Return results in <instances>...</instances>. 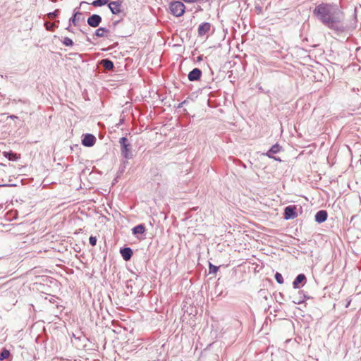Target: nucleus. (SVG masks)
<instances>
[{
  "label": "nucleus",
  "mask_w": 361,
  "mask_h": 361,
  "mask_svg": "<svg viewBox=\"0 0 361 361\" xmlns=\"http://www.w3.org/2000/svg\"><path fill=\"white\" fill-rule=\"evenodd\" d=\"M313 15L328 28L337 32L345 30L341 23L343 13L335 4L322 3L313 10Z\"/></svg>",
  "instance_id": "nucleus-1"
},
{
  "label": "nucleus",
  "mask_w": 361,
  "mask_h": 361,
  "mask_svg": "<svg viewBox=\"0 0 361 361\" xmlns=\"http://www.w3.org/2000/svg\"><path fill=\"white\" fill-rule=\"evenodd\" d=\"M119 143L121 145V155L126 159H132L131 145L128 139L126 137H122L119 140Z\"/></svg>",
  "instance_id": "nucleus-2"
},
{
  "label": "nucleus",
  "mask_w": 361,
  "mask_h": 361,
  "mask_svg": "<svg viewBox=\"0 0 361 361\" xmlns=\"http://www.w3.org/2000/svg\"><path fill=\"white\" fill-rule=\"evenodd\" d=\"M169 9L171 14L174 16L180 17L185 13V6L183 3L180 1H173L170 3Z\"/></svg>",
  "instance_id": "nucleus-3"
},
{
  "label": "nucleus",
  "mask_w": 361,
  "mask_h": 361,
  "mask_svg": "<svg viewBox=\"0 0 361 361\" xmlns=\"http://www.w3.org/2000/svg\"><path fill=\"white\" fill-rule=\"evenodd\" d=\"M122 0H117L111 1L108 4V7L109 8L111 12L114 15H118L122 12L121 6H122Z\"/></svg>",
  "instance_id": "nucleus-4"
},
{
  "label": "nucleus",
  "mask_w": 361,
  "mask_h": 361,
  "mask_svg": "<svg viewBox=\"0 0 361 361\" xmlns=\"http://www.w3.org/2000/svg\"><path fill=\"white\" fill-rule=\"evenodd\" d=\"M298 216L296 212V206L295 205H290L286 207L284 209L283 217L285 219H293L296 218Z\"/></svg>",
  "instance_id": "nucleus-5"
},
{
  "label": "nucleus",
  "mask_w": 361,
  "mask_h": 361,
  "mask_svg": "<svg viewBox=\"0 0 361 361\" xmlns=\"http://www.w3.org/2000/svg\"><path fill=\"white\" fill-rule=\"evenodd\" d=\"M102 17L98 14H92L87 18V24L92 27H97L99 25V24L102 23Z\"/></svg>",
  "instance_id": "nucleus-6"
},
{
  "label": "nucleus",
  "mask_w": 361,
  "mask_h": 361,
  "mask_svg": "<svg viewBox=\"0 0 361 361\" xmlns=\"http://www.w3.org/2000/svg\"><path fill=\"white\" fill-rule=\"evenodd\" d=\"M96 142V137L92 134H85L82 140V144L85 147H92Z\"/></svg>",
  "instance_id": "nucleus-7"
},
{
  "label": "nucleus",
  "mask_w": 361,
  "mask_h": 361,
  "mask_svg": "<svg viewBox=\"0 0 361 361\" xmlns=\"http://www.w3.org/2000/svg\"><path fill=\"white\" fill-rule=\"evenodd\" d=\"M281 149V147L279 144L274 145L265 154L266 156H267L269 158H272L276 161H281V159L279 158H276L274 157V154H276L279 152Z\"/></svg>",
  "instance_id": "nucleus-8"
},
{
  "label": "nucleus",
  "mask_w": 361,
  "mask_h": 361,
  "mask_svg": "<svg viewBox=\"0 0 361 361\" xmlns=\"http://www.w3.org/2000/svg\"><path fill=\"white\" fill-rule=\"evenodd\" d=\"M202 71L200 68H195L188 74V78L190 81H197L200 80Z\"/></svg>",
  "instance_id": "nucleus-9"
},
{
  "label": "nucleus",
  "mask_w": 361,
  "mask_h": 361,
  "mask_svg": "<svg viewBox=\"0 0 361 361\" xmlns=\"http://www.w3.org/2000/svg\"><path fill=\"white\" fill-rule=\"evenodd\" d=\"M211 29V24L209 23L205 22L201 23L198 27V35L202 37L207 34Z\"/></svg>",
  "instance_id": "nucleus-10"
},
{
  "label": "nucleus",
  "mask_w": 361,
  "mask_h": 361,
  "mask_svg": "<svg viewBox=\"0 0 361 361\" xmlns=\"http://www.w3.org/2000/svg\"><path fill=\"white\" fill-rule=\"evenodd\" d=\"M306 283V276L303 274H298L293 282V286L294 288H299L300 285L302 283V286Z\"/></svg>",
  "instance_id": "nucleus-11"
},
{
  "label": "nucleus",
  "mask_w": 361,
  "mask_h": 361,
  "mask_svg": "<svg viewBox=\"0 0 361 361\" xmlns=\"http://www.w3.org/2000/svg\"><path fill=\"white\" fill-rule=\"evenodd\" d=\"M328 214L326 210H319L315 214V221L319 224L324 222L327 219Z\"/></svg>",
  "instance_id": "nucleus-12"
},
{
  "label": "nucleus",
  "mask_w": 361,
  "mask_h": 361,
  "mask_svg": "<svg viewBox=\"0 0 361 361\" xmlns=\"http://www.w3.org/2000/svg\"><path fill=\"white\" fill-rule=\"evenodd\" d=\"M120 253L124 260L128 261L133 255V250L130 247H123L120 250Z\"/></svg>",
  "instance_id": "nucleus-13"
},
{
  "label": "nucleus",
  "mask_w": 361,
  "mask_h": 361,
  "mask_svg": "<svg viewBox=\"0 0 361 361\" xmlns=\"http://www.w3.org/2000/svg\"><path fill=\"white\" fill-rule=\"evenodd\" d=\"M100 64L107 71H111L114 68V63L109 59H102Z\"/></svg>",
  "instance_id": "nucleus-14"
},
{
  "label": "nucleus",
  "mask_w": 361,
  "mask_h": 361,
  "mask_svg": "<svg viewBox=\"0 0 361 361\" xmlns=\"http://www.w3.org/2000/svg\"><path fill=\"white\" fill-rule=\"evenodd\" d=\"M146 229L143 224H139L133 228L132 232L134 235L137 234H143L145 232Z\"/></svg>",
  "instance_id": "nucleus-15"
},
{
  "label": "nucleus",
  "mask_w": 361,
  "mask_h": 361,
  "mask_svg": "<svg viewBox=\"0 0 361 361\" xmlns=\"http://www.w3.org/2000/svg\"><path fill=\"white\" fill-rule=\"evenodd\" d=\"M109 30L105 27H99L95 31V35L98 37H106V33H109Z\"/></svg>",
  "instance_id": "nucleus-16"
},
{
  "label": "nucleus",
  "mask_w": 361,
  "mask_h": 361,
  "mask_svg": "<svg viewBox=\"0 0 361 361\" xmlns=\"http://www.w3.org/2000/svg\"><path fill=\"white\" fill-rule=\"evenodd\" d=\"M109 0H95L92 3V5L95 7L102 6L104 5L108 4Z\"/></svg>",
  "instance_id": "nucleus-17"
},
{
  "label": "nucleus",
  "mask_w": 361,
  "mask_h": 361,
  "mask_svg": "<svg viewBox=\"0 0 361 361\" xmlns=\"http://www.w3.org/2000/svg\"><path fill=\"white\" fill-rule=\"evenodd\" d=\"M10 355V352L6 348L2 349L0 353V361H2L6 358H8Z\"/></svg>",
  "instance_id": "nucleus-18"
},
{
  "label": "nucleus",
  "mask_w": 361,
  "mask_h": 361,
  "mask_svg": "<svg viewBox=\"0 0 361 361\" xmlns=\"http://www.w3.org/2000/svg\"><path fill=\"white\" fill-rule=\"evenodd\" d=\"M4 156L6 158H8L9 160L14 161V160L18 159L17 154L13 153V152H4Z\"/></svg>",
  "instance_id": "nucleus-19"
},
{
  "label": "nucleus",
  "mask_w": 361,
  "mask_h": 361,
  "mask_svg": "<svg viewBox=\"0 0 361 361\" xmlns=\"http://www.w3.org/2000/svg\"><path fill=\"white\" fill-rule=\"evenodd\" d=\"M81 13L79 11H75L72 18H70V23H72L74 25H77V16H80Z\"/></svg>",
  "instance_id": "nucleus-20"
},
{
  "label": "nucleus",
  "mask_w": 361,
  "mask_h": 361,
  "mask_svg": "<svg viewBox=\"0 0 361 361\" xmlns=\"http://www.w3.org/2000/svg\"><path fill=\"white\" fill-rule=\"evenodd\" d=\"M219 267L215 266L211 263L209 264V274H215L219 270Z\"/></svg>",
  "instance_id": "nucleus-21"
},
{
  "label": "nucleus",
  "mask_w": 361,
  "mask_h": 361,
  "mask_svg": "<svg viewBox=\"0 0 361 361\" xmlns=\"http://www.w3.org/2000/svg\"><path fill=\"white\" fill-rule=\"evenodd\" d=\"M275 279L276 281L279 283V284H282L283 283V276L279 273V272H276L275 274Z\"/></svg>",
  "instance_id": "nucleus-22"
},
{
  "label": "nucleus",
  "mask_w": 361,
  "mask_h": 361,
  "mask_svg": "<svg viewBox=\"0 0 361 361\" xmlns=\"http://www.w3.org/2000/svg\"><path fill=\"white\" fill-rule=\"evenodd\" d=\"M59 9H56V10H55L53 12H50V13H49L47 14L48 18L49 19H53V18H54L55 17H56L59 15Z\"/></svg>",
  "instance_id": "nucleus-23"
},
{
  "label": "nucleus",
  "mask_w": 361,
  "mask_h": 361,
  "mask_svg": "<svg viewBox=\"0 0 361 361\" xmlns=\"http://www.w3.org/2000/svg\"><path fill=\"white\" fill-rule=\"evenodd\" d=\"M63 44L66 46H72L73 44V42L71 38L65 37L63 40Z\"/></svg>",
  "instance_id": "nucleus-24"
},
{
  "label": "nucleus",
  "mask_w": 361,
  "mask_h": 361,
  "mask_svg": "<svg viewBox=\"0 0 361 361\" xmlns=\"http://www.w3.org/2000/svg\"><path fill=\"white\" fill-rule=\"evenodd\" d=\"M44 25H45L46 29L47 30H50V31L54 30V29L55 27V25L54 23H45Z\"/></svg>",
  "instance_id": "nucleus-25"
},
{
  "label": "nucleus",
  "mask_w": 361,
  "mask_h": 361,
  "mask_svg": "<svg viewBox=\"0 0 361 361\" xmlns=\"http://www.w3.org/2000/svg\"><path fill=\"white\" fill-rule=\"evenodd\" d=\"M89 242L92 246H95L97 244V238L95 236H92V235L90 236L89 238Z\"/></svg>",
  "instance_id": "nucleus-26"
},
{
  "label": "nucleus",
  "mask_w": 361,
  "mask_h": 361,
  "mask_svg": "<svg viewBox=\"0 0 361 361\" xmlns=\"http://www.w3.org/2000/svg\"><path fill=\"white\" fill-rule=\"evenodd\" d=\"M120 20H116L112 23V27L113 29H115L117 26V25L119 23Z\"/></svg>",
  "instance_id": "nucleus-27"
},
{
  "label": "nucleus",
  "mask_w": 361,
  "mask_h": 361,
  "mask_svg": "<svg viewBox=\"0 0 361 361\" xmlns=\"http://www.w3.org/2000/svg\"><path fill=\"white\" fill-rule=\"evenodd\" d=\"M302 302H303V300H298V301H294V302H295V304H300V303H302Z\"/></svg>",
  "instance_id": "nucleus-28"
},
{
  "label": "nucleus",
  "mask_w": 361,
  "mask_h": 361,
  "mask_svg": "<svg viewBox=\"0 0 361 361\" xmlns=\"http://www.w3.org/2000/svg\"><path fill=\"white\" fill-rule=\"evenodd\" d=\"M185 103H186V101H183V102H181V103L179 104L178 107H180V106H184V104H185Z\"/></svg>",
  "instance_id": "nucleus-29"
}]
</instances>
